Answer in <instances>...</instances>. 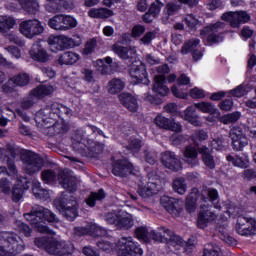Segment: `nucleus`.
Here are the masks:
<instances>
[{
    "instance_id": "1",
    "label": "nucleus",
    "mask_w": 256,
    "mask_h": 256,
    "mask_svg": "<svg viewBox=\"0 0 256 256\" xmlns=\"http://www.w3.org/2000/svg\"><path fill=\"white\" fill-rule=\"evenodd\" d=\"M58 180L63 189L68 192H63L59 200L60 212L68 221H75L79 215L77 198L73 196L74 191H77V177L69 170L61 171L58 174Z\"/></svg>"
},
{
    "instance_id": "2",
    "label": "nucleus",
    "mask_w": 256,
    "mask_h": 256,
    "mask_svg": "<svg viewBox=\"0 0 256 256\" xmlns=\"http://www.w3.org/2000/svg\"><path fill=\"white\" fill-rule=\"evenodd\" d=\"M7 149L12 159L20 155V159L23 162V171L26 172L27 175H37L45 165L43 157L33 151L21 150V148L12 144H7Z\"/></svg>"
},
{
    "instance_id": "3",
    "label": "nucleus",
    "mask_w": 256,
    "mask_h": 256,
    "mask_svg": "<svg viewBox=\"0 0 256 256\" xmlns=\"http://www.w3.org/2000/svg\"><path fill=\"white\" fill-rule=\"evenodd\" d=\"M24 218L32 225H35L39 233H46L47 235H53V230L40 223H43L44 221H47L48 223H59V218H57L55 213L39 205L33 206L29 213L24 214Z\"/></svg>"
},
{
    "instance_id": "4",
    "label": "nucleus",
    "mask_w": 256,
    "mask_h": 256,
    "mask_svg": "<svg viewBox=\"0 0 256 256\" xmlns=\"http://www.w3.org/2000/svg\"><path fill=\"white\" fill-rule=\"evenodd\" d=\"M25 243L14 232H0V256H15L24 251Z\"/></svg>"
},
{
    "instance_id": "5",
    "label": "nucleus",
    "mask_w": 256,
    "mask_h": 256,
    "mask_svg": "<svg viewBox=\"0 0 256 256\" xmlns=\"http://www.w3.org/2000/svg\"><path fill=\"white\" fill-rule=\"evenodd\" d=\"M118 256H143V249L132 237H122L116 244Z\"/></svg>"
},
{
    "instance_id": "6",
    "label": "nucleus",
    "mask_w": 256,
    "mask_h": 256,
    "mask_svg": "<svg viewBox=\"0 0 256 256\" xmlns=\"http://www.w3.org/2000/svg\"><path fill=\"white\" fill-rule=\"evenodd\" d=\"M223 29H225L224 22H216L213 24H209L200 31V36L202 39H206L209 45L221 43V41H223V36L217 33H221Z\"/></svg>"
},
{
    "instance_id": "7",
    "label": "nucleus",
    "mask_w": 256,
    "mask_h": 256,
    "mask_svg": "<svg viewBox=\"0 0 256 256\" xmlns=\"http://www.w3.org/2000/svg\"><path fill=\"white\" fill-rule=\"evenodd\" d=\"M247 129L241 126H234L230 130V139L232 141L233 151H243L245 147L249 145V140L247 139Z\"/></svg>"
},
{
    "instance_id": "8",
    "label": "nucleus",
    "mask_w": 256,
    "mask_h": 256,
    "mask_svg": "<svg viewBox=\"0 0 256 256\" xmlns=\"http://www.w3.org/2000/svg\"><path fill=\"white\" fill-rule=\"evenodd\" d=\"M59 119V103H48L44 108L36 113V121L49 125L52 121Z\"/></svg>"
},
{
    "instance_id": "9",
    "label": "nucleus",
    "mask_w": 256,
    "mask_h": 256,
    "mask_svg": "<svg viewBox=\"0 0 256 256\" xmlns=\"http://www.w3.org/2000/svg\"><path fill=\"white\" fill-rule=\"evenodd\" d=\"M19 27L20 33L27 39H33V37H37L45 31L41 21L37 19L23 21Z\"/></svg>"
},
{
    "instance_id": "10",
    "label": "nucleus",
    "mask_w": 256,
    "mask_h": 256,
    "mask_svg": "<svg viewBox=\"0 0 256 256\" xmlns=\"http://www.w3.org/2000/svg\"><path fill=\"white\" fill-rule=\"evenodd\" d=\"M46 253L55 256L71 255V253H73V245L65 241L51 238L47 243Z\"/></svg>"
},
{
    "instance_id": "11",
    "label": "nucleus",
    "mask_w": 256,
    "mask_h": 256,
    "mask_svg": "<svg viewBox=\"0 0 256 256\" xmlns=\"http://www.w3.org/2000/svg\"><path fill=\"white\" fill-rule=\"evenodd\" d=\"M222 21H228L230 23V27L237 29L241 27V25L245 23H249L251 21V15L247 13V11H236V12H226L221 17Z\"/></svg>"
},
{
    "instance_id": "12",
    "label": "nucleus",
    "mask_w": 256,
    "mask_h": 256,
    "mask_svg": "<svg viewBox=\"0 0 256 256\" xmlns=\"http://www.w3.org/2000/svg\"><path fill=\"white\" fill-rule=\"evenodd\" d=\"M236 232L243 237L256 235V221L253 218L238 216L236 223Z\"/></svg>"
},
{
    "instance_id": "13",
    "label": "nucleus",
    "mask_w": 256,
    "mask_h": 256,
    "mask_svg": "<svg viewBox=\"0 0 256 256\" xmlns=\"http://www.w3.org/2000/svg\"><path fill=\"white\" fill-rule=\"evenodd\" d=\"M9 155H11V153L9 152V150L5 148H0V161H2V163L7 164L8 167V171H7V167L5 166H0V175H12L13 177L17 176V166L15 165V158L9 157Z\"/></svg>"
},
{
    "instance_id": "14",
    "label": "nucleus",
    "mask_w": 256,
    "mask_h": 256,
    "mask_svg": "<svg viewBox=\"0 0 256 256\" xmlns=\"http://www.w3.org/2000/svg\"><path fill=\"white\" fill-rule=\"evenodd\" d=\"M31 81L29 74L20 73L10 78L3 86L2 90L4 93H13L15 87H27V84Z\"/></svg>"
},
{
    "instance_id": "15",
    "label": "nucleus",
    "mask_w": 256,
    "mask_h": 256,
    "mask_svg": "<svg viewBox=\"0 0 256 256\" xmlns=\"http://www.w3.org/2000/svg\"><path fill=\"white\" fill-rule=\"evenodd\" d=\"M133 170V164L127 159L116 160L112 164V173L115 177H129Z\"/></svg>"
},
{
    "instance_id": "16",
    "label": "nucleus",
    "mask_w": 256,
    "mask_h": 256,
    "mask_svg": "<svg viewBox=\"0 0 256 256\" xmlns=\"http://www.w3.org/2000/svg\"><path fill=\"white\" fill-rule=\"evenodd\" d=\"M161 189L159 186V181L150 180L146 185L139 184L137 188V193L142 199H149V197H153V195H157Z\"/></svg>"
},
{
    "instance_id": "17",
    "label": "nucleus",
    "mask_w": 256,
    "mask_h": 256,
    "mask_svg": "<svg viewBox=\"0 0 256 256\" xmlns=\"http://www.w3.org/2000/svg\"><path fill=\"white\" fill-rule=\"evenodd\" d=\"M162 165L166 167V169H169L170 171H181L183 168L181 166V160L177 158V155H175L174 152L166 151L162 153L161 157Z\"/></svg>"
},
{
    "instance_id": "18",
    "label": "nucleus",
    "mask_w": 256,
    "mask_h": 256,
    "mask_svg": "<svg viewBox=\"0 0 256 256\" xmlns=\"http://www.w3.org/2000/svg\"><path fill=\"white\" fill-rule=\"evenodd\" d=\"M48 124H52V126H48L46 129V133L50 137H53V135H65L69 131V124L63 118H58L56 121L52 120Z\"/></svg>"
},
{
    "instance_id": "19",
    "label": "nucleus",
    "mask_w": 256,
    "mask_h": 256,
    "mask_svg": "<svg viewBox=\"0 0 256 256\" xmlns=\"http://www.w3.org/2000/svg\"><path fill=\"white\" fill-rule=\"evenodd\" d=\"M130 77L136 79L137 83H144L149 85V80L147 79V67L145 64L140 63L139 65L133 64L130 68Z\"/></svg>"
},
{
    "instance_id": "20",
    "label": "nucleus",
    "mask_w": 256,
    "mask_h": 256,
    "mask_svg": "<svg viewBox=\"0 0 256 256\" xmlns=\"http://www.w3.org/2000/svg\"><path fill=\"white\" fill-rule=\"evenodd\" d=\"M29 54L34 61H39L40 63H47L50 57L47 50H45V48H43L39 42L32 45Z\"/></svg>"
},
{
    "instance_id": "21",
    "label": "nucleus",
    "mask_w": 256,
    "mask_h": 256,
    "mask_svg": "<svg viewBox=\"0 0 256 256\" xmlns=\"http://www.w3.org/2000/svg\"><path fill=\"white\" fill-rule=\"evenodd\" d=\"M183 161L190 165V167H197L199 165V151L195 146H187L183 152Z\"/></svg>"
},
{
    "instance_id": "22",
    "label": "nucleus",
    "mask_w": 256,
    "mask_h": 256,
    "mask_svg": "<svg viewBox=\"0 0 256 256\" xmlns=\"http://www.w3.org/2000/svg\"><path fill=\"white\" fill-rule=\"evenodd\" d=\"M160 205L168 211L171 215H179V201L177 199L169 197V196H162L160 198Z\"/></svg>"
},
{
    "instance_id": "23",
    "label": "nucleus",
    "mask_w": 256,
    "mask_h": 256,
    "mask_svg": "<svg viewBox=\"0 0 256 256\" xmlns=\"http://www.w3.org/2000/svg\"><path fill=\"white\" fill-rule=\"evenodd\" d=\"M133 225H135L133 214L127 213L125 211H119V217L116 225L117 229L129 231Z\"/></svg>"
},
{
    "instance_id": "24",
    "label": "nucleus",
    "mask_w": 256,
    "mask_h": 256,
    "mask_svg": "<svg viewBox=\"0 0 256 256\" xmlns=\"http://www.w3.org/2000/svg\"><path fill=\"white\" fill-rule=\"evenodd\" d=\"M217 219V215L210 210H200L197 219V226L199 229H206L209 223H213Z\"/></svg>"
},
{
    "instance_id": "25",
    "label": "nucleus",
    "mask_w": 256,
    "mask_h": 256,
    "mask_svg": "<svg viewBox=\"0 0 256 256\" xmlns=\"http://www.w3.org/2000/svg\"><path fill=\"white\" fill-rule=\"evenodd\" d=\"M165 76L157 75L154 77L153 91L160 95L161 97H165L169 95V87L165 84Z\"/></svg>"
},
{
    "instance_id": "26",
    "label": "nucleus",
    "mask_w": 256,
    "mask_h": 256,
    "mask_svg": "<svg viewBox=\"0 0 256 256\" xmlns=\"http://www.w3.org/2000/svg\"><path fill=\"white\" fill-rule=\"evenodd\" d=\"M112 51H114V53H116V55H118V57L124 61H127V59H133L137 53L135 49L121 46L119 44H114L112 46Z\"/></svg>"
},
{
    "instance_id": "27",
    "label": "nucleus",
    "mask_w": 256,
    "mask_h": 256,
    "mask_svg": "<svg viewBox=\"0 0 256 256\" xmlns=\"http://www.w3.org/2000/svg\"><path fill=\"white\" fill-rule=\"evenodd\" d=\"M119 101L126 107L128 111L135 113L137 109H139V105L137 104V99L133 97V95L129 93H122L119 95Z\"/></svg>"
},
{
    "instance_id": "28",
    "label": "nucleus",
    "mask_w": 256,
    "mask_h": 256,
    "mask_svg": "<svg viewBox=\"0 0 256 256\" xmlns=\"http://www.w3.org/2000/svg\"><path fill=\"white\" fill-rule=\"evenodd\" d=\"M198 152L201 155L202 163L208 169H215V157L211 154V150L207 146H201L198 148Z\"/></svg>"
},
{
    "instance_id": "29",
    "label": "nucleus",
    "mask_w": 256,
    "mask_h": 256,
    "mask_svg": "<svg viewBox=\"0 0 256 256\" xmlns=\"http://www.w3.org/2000/svg\"><path fill=\"white\" fill-rule=\"evenodd\" d=\"M197 106L196 104L189 106L184 111L183 120L188 121V123H191V125H194V127L201 126V120H199V117L196 114Z\"/></svg>"
},
{
    "instance_id": "30",
    "label": "nucleus",
    "mask_w": 256,
    "mask_h": 256,
    "mask_svg": "<svg viewBox=\"0 0 256 256\" xmlns=\"http://www.w3.org/2000/svg\"><path fill=\"white\" fill-rule=\"evenodd\" d=\"M20 7L29 15H37L39 13L38 0H17Z\"/></svg>"
},
{
    "instance_id": "31",
    "label": "nucleus",
    "mask_w": 256,
    "mask_h": 256,
    "mask_svg": "<svg viewBox=\"0 0 256 256\" xmlns=\"http://www.w3.org/2000/svg\"><path fill=\"white\" fill-rule=\"evenodd\" d=\"M199 197H201L199 189L192 188L191 193H189L186 197V209L188 213H193L195 211V205H197Z\"/></svg>"
},
{
    "instance_id": "32",
    "label": "nucleus",
    "mask_w": 256,
    "mask_h": 256,
    "mask_svg": "<svg viewBox=\"0 0 256 256\" xmlns=\"http://www.w3.org/2000/svg\"><path fill=\"white\" fill-rule=\"evenodd\" d=\"M108 93L111 95H117L125 89V81L121 78H113L107 84Z\"/></svg>"
},
{
    "instance_id": "33",
    "label": "nucleus",
    "mask_w": 256,
    "mask_h": 256,
    "mask_svg": "<svg viewBox=\"0 0 256 256\" xmlns=\"http://www.w3.org/2000/svg\"><path fill=\"white\" fill-rule=\"evenodd\" d=\"M88 15L92 19H109L113 17V12L107 8H92L88 11Z\"/></svg>"
},
{
    "instance_id": "34",
    "label": "nucleus",
    "mask_w": 256,
    "mask_h": 256,
    "mask_svg": "<svg viewBox=\"0 0 256 256\" xmlns=\"http://www.w3.org/2000/svg\"><path fill=\"white\" fill-rule=\"evenodd\" d=\"M77 25H79V23L75 17L61 14V31H71V29H75Z\"/></svg>"
},
{
    "instance_id": "35",
    "label": "nucleus",
    "mask_w": 256,
    "mask_h": 256,
    "mask_svg": "<svg viewBox=\"0 0 256 256\" xmlns=\"http://www.w3.org/2000/svg\"><path fill=\"white\" fill-rule=\"evenodd\" d=\"M59 65H75L79 61V54L75 52H65L58 57Z\"/></svg>"
},
{
    "instance_id": "36",
    "label": "nucleus",
    "mask_w": 256,
    "mask_h": 256,
    "mask_svg": "<svg viewBox=\"0 0 256 256\" xmlns=\"http://www.w3.org/2000/svg\"><path fill=\"white\" fill-rule=\"evenodd\" d=\"M32 193L36 199H42L43 201L49 199V190L41 188V183L37 180L32 183Z\"/></svg>"
},
{
    "instance_id": "37",
    "label": "nucleus",
    "mask_w": 256,
    "mask_h": 256,
    "mask_svg": "<svg viewBox=\"0 0 256 256\" xmlns=\"http://www.w3.org/2000/svg\"><path fill=\"white\" fill-rule=\"evenodd\" d=\"M53 91H55V88H53V86L51 85H40L33 89L31 93L36 99H43V97L51 95Z\"/></svg>"
},
{
    "instance_id": "38",
    "label": "nucleus",
    "mask_w": 256,
    "mask_h": 256,
    "mask_svg": "<svg viewBox=\"0 0 256 256\" xmlns=\"http://www.w3.org/2000/svg\"><path fill=\"white\" fill-rule=\"evenodd\" d=\"M166 245L169 249H174L175 251H179L181 247H185V241L179 235H176L175 233H173Z\"/></svg>"
},
{
    "instance_id": "39",
    "label": "nucleus",
    "mask_w": 256,
    "mask_h": 256,
    "mask_svg": "<svg viewBox=\"0 0 256 256\" xmlns=\"http://www.w3.org/2000/svg\"><path fill=\"white\" fill-rule=\"evenodd\" d=\"M172 189L175 193H178V195H185V193H187V182L185 178L179 177L174 179Z\"/></svg>"
},
{
    "instance_id": "40",
    "label": "nucleus",
    "mask_w": 256,
    "mask_h": 256,
    "mask_svg": "<svg viewBox=\"0 0 256 256\" xmlns=\"http://www.w3.org/2000/svg\"><path fill=\"white\" fill-rule=\"evenodd\" d=\"M15 20L13 17L9 16H1L0 17V33H7L10 29L15 27Z\"/></svg>"
},
{
    "instance_id": "41",
    "label": "nucleus",
    "mask_w": 256,
    "mask_h": 256,
    "mask_svg": "<svg viewBox=\"0 0 256 256\" xmlns=\"http://www.w3.org/2000/svg\"><path fill=\"white\" fill-rule=\"evenodd\" d=\"M196 109L200 110L201 113H209V115H218L217 108L211 102H200L196 103Z\"/></svg>"
},
{
    "instance_id": "42",
    "label": "nucleus",
    "mask_w": 256,
    "mask_h": 256,
    "mask_svg": "<svg viewBox=\"0 0 256 256\" xmlns=\"http://www.w3.org/2000/svg\"><path fill=\"white\" fill-rule=\"evenodd\" d=\"M98 61L102 63V66L98 68V71L101 73V75H113V68H111V63H113V59L111 57L108 56ZM103 63H106L107 65Z\"/></svg>"
},
{
    "instance_id": "43",
    "label": "nucleus",
    "mask_w": 256,
    "mask_h": 256,
    "mask_svg": "<svg viewBox=\"0 0 256 256\" xmlns=\"http://www.w3.org/2000/svg\"><path fill=\"white\" fill-rule=\"evenodd\" d=\"M105 199V191L100 189L98 192H91L88 199H86V204L88 207H95L96 201H103Z\"/></svg>"
},
{
    "instance_id": "44",
    "label": "nucleus",
    "mask_w": 256,
    "mask_h": 256,
    "mask_svg": "<svg viewBox=\"0 0 256 256\" xmlns=\"http://www.w3.org/2000/svg\"><path fill=\"white\" fill-rule=\"evenodd\" d=\"M226 159L235 167H241V169H247V167H249V160L247 158H241L239 156L233 157L232 155H228Z\"/></svg>"
},
{
    "instance_id": "45",
    "label": "nucleus",
    "mask_w": 256,
    "mask_h": 256,
    "mask_svg": "<svg viewBox=\"0 0 256 256\" xmlns=\"http://www.w3.org/2000/svg\"><path fill=\"white\" fill-rule=\"evenodd\" d=\"M221 248L217 244L208 243L204 247L203 256H222Z\"/></svg>"
},
{
    "instance_id": "46",
    "label": "nucleus",
    "mask_w": 256,
    "mask_h": 256,
    "mask_svg": "<svg viewBox=\"0 0 256 256\" xmlns=\"http://www.w3.org/2000/svg\"><path fill=\"white\" fill-rule=\"evenodd\" d=\"M49 4L45 5L46 11L48 13H61V3H63L64 0H46Z\"/></svg>"
},
{
    "instance_id": "47",
    "label": "nucleus",
    "mask_w": 256,
    "mask_h": 256,
    "mask_svg": "<svg viewBox=\"0 0 256 256\" xmlns=\"http://www.w3.org/2000/svg\"><path fill=\"white\" fill-rule=\"evenodd\" d=\"M184 23L188 29H197V27L201 26V21L193 14L186 15L184 17Z\"/></svg>"
},
{
    "instance_id": "48",
    "label": "nucleus",
    "mask_w": 256,
    "mask_h": 256,
    "mask_svg": "<svg viewBox=\"0 0 256 256\" xmlns=\"http://www.w3.org/2000/svg\"><path fill=\"white\" fill-rule=\"evenodd\" d=\"M89 231L92 237H105L107 235V229L97 225V224H90Z\"/></svg>"
},
{
    "instance_id": "49",
    "label": "nucleus",
    "mask_w": 256,
    "mask_h": 256,
    "mask_svg": "<svg viewBox=\"0 0 256 256\" xmlns=\"http://www.w3.org/2000/svg\"><path fill=\"white\" fill-rule=\"evenodd\" d=\"M154 123L157 127H159V129H165V131H167V129H169V125L171 124V119L163 115H158L154 119Z\"/></svg>"
},
{
    "instance_id": "50",
    "label": "nucleus",
    "mask_w": 256,
    "mask_h": 256,
    "mask_svg": "<svg viewBox=\"0 0 256 256\" xmlns=\"http://www.w3.org/2000/svg\"><path fill=\"white\" fill-rule=\"evenodd\" d=\"M181 9V5L177 2H170L166 5L164 13L166 15V19H169V17L175 15L177 11Z\"/></svg>"
},
{
    "instance_id": "51",
    "label": "nucleus",
    "mask_w": 256,
    "mask_h": 256,
    "mask_svg": "<svg viewBox=\"0 0 256 256\" xmlns=\"http://www.w3.org/2000/svg\"><path fill=\"white\" fill-rule=\"evenodd\" d=\"M200 42L201 41L199 39H192L184 43L181 49L182 55H187L188 53H191V51L195 50V47H197Z\"/></svg>"
},
{
    "instance_id": "52",
    "label": "nucleus",
    "mask_w": 256,
    "mask_h": 256,
    "mask_svg": "<svg viewBox=\"0 0 256 256\" xmlns=\"http://www.w3.org/2000/svg\"><path fill=\"white\" fill-rule=\"evenodd\" d=\"M15 229L16 231H19L21 235H24V237H31V227L25 224V222L16 221Z\"/></svg>"
},
{
    "instance_id": "53",
    "label": "nucleus",
    "mask_w": 256,
    "mask_h": 256,
    "mask_svg": "<svg viewBox=\"0 0 256 256\" xmlns=\"http://www.w3.org/2000/svg\"><path fill=\"white\" fill-rule=\"evenodd\" d=\"M135 236L137 237V239L144 241V243H149V230H147V227H137L135 229Z\"/></svg>"
},
{
    "instance_id": "54",
    "label": "nucleus",
    "mask_w": 256,
    "mask_h": 256,
    "mask_svg": "<svg viewBox=\"0 0 256 256\" xmlns=\"http://www.w3.org/2000/svg\"><path fill=\"white\" fill-rule=\"evenodd\" d=\"M249 93V90L247 89V84H240L236 88L230 90V95L233 97H245Z\"/></svg>"
},
{
    "instance_id": "55",
    "label": "nucleus",
    "mask_w": 256,
    "mask_h": 256,
    "mask_svg": "<svg viewBox=\"0 0 256 256\" xmlns=\"http://www.w3.org/2000/svg\"><path fill=\"white\" fill-rule=\"evenodd\" d=\"M5 38L10 43H14L15 45H18L19 47H25V41H23V39H21L15 32H9V33L5 34Z\"/></svg>"
},
{
    "instance_id": "56",
    "label": "nucleus",
    "mask_w": 256,
    "mask_h": 256,
    "mask_svg": "<svg viewBox=\"0 0 256 256\" xmlns=\"http://www.w3.org/2000/svg\"><path fill=\"white\" fill-rule=\"evenodd\" d=\"M41 179L45 183H53L57 179V173L53 170H44L41 172Z\"/></svg>"
},
{
    "instance_id": "57",
    "label": "nucleus",
    "mask_w": 256,
    "mask_h": 256,
    "mask_svg": "<svg viewBox=\"0 0 256 256\" xmlns=\"http://www.w3.org/2000/svg\"><path fill=\"white\" fill-rule=\"evenodd\" d=\"M48 27L54 31H61V14H57L49 19Z\"/></svg>"
},
{
    "instance_id": "58",
    "label": "nucleus",
    "mask_w": 256,
    "mask_h": 256,
    "mask_svg": "<svg viewBox=\"0 0 256 256\" xmlns=\"http://www.w3.org/2000/svg\"><path fill=\"white\" fill-rule=\"evenodd\" d=\"M161 9H163V3L159 0H155L151 3L148 11L152 17H157L159 13H161Z\"/></svg>"
},
{
    "instance_id": "59",
    "label": "nucleus",
    "mask_w": 256,
    "mask_h": 256,
    "mask_svg": "<svg viewBox=\"0 0 256 256\" xmlns=\"http://www.w3.org/2000/svg\"><path fill=\"white\" fill-rule=\"evenodd\" d=\"M96 245L100 251H104L105 253H111L115 249V245L107 240H100Z\"/></svg>"
},
{
    "instance_id": "60",
    "label": "nucleus",
    "mask_w": 256,
    "mask_h": 256,
    "mask_svg": "<svg viewBox=\"0 0 256 256\" xmlns=\"http://www.w3.org/2000/svg\"><path fill=\"white\" fill-rule=\"evenodd\" d=\"M225 145H227V142H225V137L223 136H219L211 142L212 149H215L216 151H223V149H225Z\"/></svg>"
},
{
    "instance_id": "61",
    "label": "nucleus",
    "mask_w": 256,
    "mask_h": 256,
    "mask_svg": "<svg viewBox=\"0 0 256 256\" xmlns=\"http://www.w3.org/2000/svg\"><path fill=\"white\" fill-rule=\"evenodd\" d=\"M149 239H152V241H155L156 243H163L166 241L165 236L162 235L160 227H158L157 230H151L149 232Z\"/></svg>"
},
{
    "instance_id": "62",
    "label": "nucleus",
    "mask_w": 256,
    "mask_h": 256,
    "mask_svg": "<svg viewBox=\"0 0 256 256\" xmlns=\"http://www.w3.org/2000/svg\"><path fill=\"white\" fill-rule=\"evenodd\" d=\"M239 119H241V113L234 112V113H230V114H227L226 116H224L222 118V123H224V125H228V123H237V121H239Z\"/></svg>"
},
{
    "instance_id": "63",
    "label": "nucleus",
    "mask_w": 256,
    "mask_h": 256,
    "mask_svg": "<svg viewBox=\"0 0 256 256\" xmlns=\"http://www.w3.org/2000/svg\"><path fill=\"white\" fill-rule=\"evenodd\" d=\"M35 103H37V99L31 92L30 95L22 101L21 107L22 109H25V110L31 109V107H33Z\"/></svg>"
},
{
    "instance_id": "64",
    "label": "nucleus",
    "mask_w": 256,
    "mask_h": 256,
    "mask_svg": "<svg viewBox=\"0 0 256 256\" xmlns=\"http://www.w3.org/2000/svg\"><path fill=\"white\" fill-rule=\"evenodd\" d=\"M60 43H62L64 47H68L70 49H72L73 47H77V45L80 44L79 42L74 41L73 38H69L65 35L60 36Z\"/></svg>"
}]
</instances>
